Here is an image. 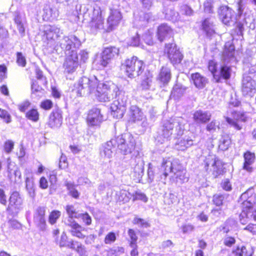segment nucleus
Masks as SVG:
<instances>
[{
	"label": "nucleus",
	"mask_w": 256,
	"mask_h": 256,
	"mask_svg": "<svg viewBox=\"0 0 256 256\" xmlns=\"http://www.w3.org/2000/svg\"><path fill=\"white\" fill-rule=\"evenodd\" d=\"M94 90L96 98L100 102H109L116 98L112 104V114L116 118H121L126 111L128 96L125 92L120 90L118 86L111 82L97 84Z\"/></svg>",
	"instance_id": "f257e3e1"
},
{
	"label": "nucleus",
	"mask_w": 256,
	"mask_h": 256,
	"mask_svg": "<svg viewBox=\"0 0 256 256\" xmlns=\"http://www.w3.org/2000/svg\"><path fill=\"white\" fill-rule=\"evenodd\" d=\"M110 14L106 24H104L100 8L98 6H96L90 10H88L87 12L84 14V19L90 20V26L92 32H110L118 26L122 19L121 14L118 10L110 9Z\"/></svg>",
	"instance_id": "f03ea898"
},
{
	"label": "nucleus",
	"mask_w": 256,
	"mask_h": 256,
	"mask_svg": "<svg viewBox=\"0 0 256 256\" xmlns=\"http://www.w3.org/2000/svg\"><path fill=\"white\" fill-rule=\"evenodd\" d=\"M58 44L66 56L64 64V72L72 74L78 66V56L76 50L80 48L81 42L75 36H65L60 40Z\"/></svg>",
	"instance_id": "7ed1b4c3"
},
{
	"label": "nucleus",
	"mask_w": 256,
	"mask_h": 256,
	"mask_svg": "<svg viewBox=\"0 0 256 256\" xmlns=\"http://www.w3.org/2000/svg\"><path fill=\"white\" fill-rule=\"evenodd\" d=\"M177 184H182L188 180L186 176V170L177 160H163L160 168V180L166 183V178Z\"/></svg>",
	"instance_id": "20e7f679"
},
{
	"label": "nucleus",
	"mask_w": 256,
	"mask_h": 256,
	"mask_svg": "<svg viewBox=\"0 0 256 256\" xmlns=\"http://www.w3.org/2000/svg\"><path fill=\"white\" fill-rule=\"evenodd\" d=\"M186 120L182 117L171 118L164 122L161 132L157 136L156 140L160 144H163L168 140L175 128L176 134L182 135L184 130V126Z\"/></svg>",
	"instance_id": "39448f33"
},
{
	"label": "nucleus",
	"mask_w": 256,
	"mask_h": 256,
	"mask_svg": "<svg viewBox=\"0 0 256 256\" xmlns=\"http://www.w3.org/2000/svg\"><path fill=\"white\" fill-rule=\"evenodd\" d=\"M234 46L226 44L223 52L222 58V64L220 70L218 71V74H214V79L216 82H220L222 78L228 80L230 78L232 68L230 66H227V64L234 60Z\"/></svg>",
	"instance_id": "423d86ee"
},
{
	"label": "nucleus",
	"mask_w": 256,
	"mask_h": 256,
	"mask_svg": "<svg viewBox=\"0 0 256 256\" xmlns=\"http://www.w3.org/2000/svg\"><path fill=\"white\" fill-rule=\"evenodd\" d=\"M98 83V80L95 77L90 79L84 76L78 80L74 86L77 94L82 96L94 92Z\"/></svg>",
	"instance_id": "0eeeda50"
},
{
	"label": "nucleus",
	"mask_w": 256,
	"mask_h": 256,
	"mask_svg": "<svg viewBox=\"0 0 256 256\" xmlns=\"http://www.w3.org/2000/svg\"><path fill=\"white\" fill-rule=\"evenodd\" d=\"M114 139L116 146L117 144L118 150L124 155L132 153L135 148V140L130 134H122Z\"/></svg>",
	"instance_id": "6e6552de"
},
{
	"label": "nucleus",
	"mask_w": 256,
	"mask_h": 256,
	"mask_svg": "<svg viewBox=\"0 0 256 256\" xmlns=\"http://www.w3.org/2000/svg\"><path fill=\"white\" fill-rule=\"evenodd\" d=\"M126 75L130 78L140 76L144 71V66L142 61L137 57L132 56L128 58L124 64Z\"/></svg>",
	"instance_id": "1a4fd4ad"
},
{
	"label": "nucleus",
	"mask_w": 256,
	"mask_h": 256,
	"mask_svg": "<svg viewBox=\"0 0 256 256\" xmlns=\"http://www.w3.org/2000/svg\"><path fill=\"white\" fill-rule=\"evenodd\" d=\"M240 202H242V208L247 209L248 212L252 214L250 216L252 220H256V210H253V206L256 203V196L254 190L250 188L244 192L240 198Z\"/></svg>",
	"instance_id": "9d476101"
},
{
	"label": "nucleus",
	"mask_w": 256,
	"mask_h": 256,
	"mask_svg": "<svg viewBox=\"0 0 256 256\" xmlns=\"http://www.w3.org/2000/svg\"><path fill=\"white\" fill-rule=\"evenodd\" d=\"M23 199L20 192L14 191L11 192L6 208L8 213L13 216L18 215L22 208Z\"/></svg>",
	"instance_id": "9b49d317"
},
{
	"label": "nucleus",
	"mask_w": 256,
	"mask_h": 256,
	"mask_svg": "<svg viewBox=\"0 0 256 256\" xmlns=\"http://www.w3.org/2000/svg\"><path fill=\"white\" fill-rule=\"evenodd\" d=\"M204 168L206 171L210 169L213 172L216 176L222 174L223 164L222 162L218 159L214 155H209L204 161Z\"/></svg>",
	"instance_id": "f8f14e48"
},
{
	"label": "nucleus",
	"mask_w": 256,
	"mask_h": 256,
	"mask_svg": "<svg viewBox=\"0 0 256 256\" xmlns=\"http://www.w3.org/2000/svg\"><path fill=\"white\" fill-rule=\"evenodd\" d=\"M119 52V49L115 46L105 48L100 60V64L104 67L107 66L112 60L118 56Z\"/></svg>",
	"instance_id": "ddd939ff"
},
{
	"label": "nucleus",
	"mask_w": 256,
	"mask_h": 256,
	"mask_svg": "<svg viewBox=\"0 0 256 256\" xmlns=\"http://www.w3.org/2000/svg\"><path fill=\"white\" fill-rule=\"evenodd\" d=\"M164 52L173 64H179L182 60V56L180 52L177 50L174 44H166Z\"/></svg>",
	"instance_id": "4468645a"
},
{
	"label": "nucleus",
	"mask_w": 256,
	"mask_h": 256,
	"mask_svg": "<svg viewBox=\"0 0 256 256\" xmlns=\"http://www.w3.org/2000/svg\"><path fill=\"white\" fill-rule=\"evenodd\" d=\"M103 121V116L99 108H94L88 112L87 122L89 126H98Z\"/></svg>",
	"instance_id": "2eb2a0df"
},
{
	"label": "nucleus",
	"mask_w": 256,
	"mask_h": 256,
	"mask_svg": "<svg viewBox=\"0 0 256 256\" xmlns=\"http://www.w3.org/2000/svg\"><path fill=\"white\" fill-rule=\"evenodd\" d=\"M62 122V112L59 108L54 109L50 114L48 125L52 128H59Z\"/></svg>",
	"instance_id": "dca6fc26"
},
{
	"label": "nucleus",
	"mask_w": 256,
	"mask_h": 256,
	"mask_svg": "<svg viewBox=\"0 0 256 256\" xmlns=\"http://www.w3.org/2000/svg\"><path fill=\"white\" fill-rule=\"evenodd\" d=\"M46 209L44 207H38L34 216V222L40 230L46 229V222L44 218Z\"/></svg>",
	"instance_id": "f3484780"
},
{
	"label": "nucleus",
	"mask_w": 256,
	"mask_h": 256,
	"mask_svg": "<svg viewBox=\"0 0 256 256\" xmlns=\"http://www.w3.org/2000/svg\"><path fill=\"white\" fill-rule=\"evenodd\" d=\"M256 82L249 76H244L242 83V92L244 95L251 96L255 90Z\"/></svg>",
	"instance_id": "a211bd4d"
},
{
	"label": "nucleus",
	"mask_w": 256,
	"mask_h": 256,
	"mask_svg": "<svg viewBox=\"0 0 256 256\" xmlns=\"http://www.w3.org/2000/svg\"><path fill=\"white\" fill-rule=\"evenodd\" d=\"M234 12L231 8L226 6H221L218 11L220 19L225 24H229L232 22Z\"/></svg>",
	"instance_id": "6ab92c4d"
},
{
	"label": "nucleus",
	"mask_w": 256,
	"mask_h": 256,
	"mask_svg": "<svg viewBox=\"0 0 256 256\" xmlns=\"http://www.w3.org/2000/svg\"><path fill=\"white\" fill-rule=\"evenodd\" d=\"M116 142L114 138L104 144L100 150L101 157L106 158H112Z\"/></svg>",
	"instance_id": "aec40b11"
},
{
	"label": "nucleus",
	"mask_w": 256,
	"mask_h": 256,
	"mask_svg": "<svg viewBox=\"0 0 256 256\" xmlns=\"http://www.w3.org/2000/svg\"><path fill=\"white\" fill-rule=\"evenodd\" d=\"M66 224L70 228V232L72 236L79 238L82 239L84 238L85 236L82 232L84 230V228L82 227L74 220H67L66 222Z\"/></svg>",
	"instance_id": "412c9836"
},
{
	"label": "nucleus",
	"mask_w": 256,
	"mask_h": 256,
	"mask_svg": "<svg viewBox=\"0 0 256 256\" xmlns=\"http://www.w3.org/2000/svg\"><path fill=\"white\" fill-rule=\"evenodd\" d=\"M135 164L132 168L134 177L136 182H140L144 172V162L140 158L135 160Z\"/></svg>",
	"instance_id": "4be33fe9"
},
{
	"label": "nucleus",
	"mask_w": 256,
	"mask_h": 256,
	"mask_svg": "<svg viewBox=\"0 0 256 256\" xmlns=\"http://www.w3.org/2000/svg\"><path fill=\"white\" fill-rule=\"evenodd\" d=\"M233 117L234 120H232L230 118H226V120L230 124L234 126L237 130H240L242 128L240 126L238 123V121H241L245 122L247 120V117L244 114L240 113L239 112H235L233 114Z\"/></svg>",
	"instance_id": "5701e85b"
},
{
	"label": "nucleus",
	"mask_w": 256,
	"mask_h": 256,
	"mask_svg": "<svg viewBox=\"0 0 256 256\" xmlns=\"http://www.w3.org/2000/svg\"><path fill=\"white\" fill-rule=\"evenodd\" d=\"M172 35L171 28L166 24H161L158 29L157 36L158 40L162 42Z\"/></svg>",
	"instance_id": "b1692460"
},
{
	"label": "nucleus",
	"mask_w": 256,
	"mask_h": 256,
	"mask_svg": "<svg viewBox=\"0 0 256 256\" xmlns=\"http://www.w3.org/2000/svg\"><path fill=\"white\" fill-rule=\"evenodd\" d=\"M211 116L210 112L198 110L194 112L193 118L196 123L204 124L210 120Z\"/></svg>",
	"instance_id": "393cba45"
},
{
	"label": "nucleus",
	"mask_w": 256,
	"mask_h": 256,
	"mask_svg": "<svg viewBox=\"0 0 256 256\" xmlns=\"http://www.w3.org/2000/svg\"><path fill=\"white\" fill-rule=\"evenodd\" d=\"M129 121L134 122L137 121L142 120L145 118L142 112L136 106H130L129 111Z\"/></svg>",
	"instance_id": "a878e982"
},
{
	"label": "nucleus",
	"mask_w": 256,
	"mask_h": 256,
	"mask_svg": "<svg viewBox=\"0 0 256 256\" xmlns=\"http://www.w3.org/2000/svg\"><path fill=\"white\" fill-rule=\"evenodd\" d=\"M192 80L196 88L199 89L204 88L208 82V80L198 72L191 75Z\"/></svg>",
	"instance_id": "bb28decb"
},
{
	"label": "nucleus",
	"mask_w": 256,
	"mask_h": 256,
	"mask_svg": "<svg viewBox=\"0 0 256 256\" xmlns=\"http://www.w3.org/2000/svg\"><path fill=\"white\" fill-rule=\"evenodd\" d=\"M45 34L48 38L55 39L58 38L62 34V30L54 26H48L46 27Z\"/></svg>",
	"instance_id": "cd10ccee"
},
{
	"label": "nucleus",
	"mask_w": 256,
	"mask_h": 256,
	"mask_svg": "<svg viewBox=\"0 0 256 256\" xmlns=\"http://www.w3.org/2000/svg\"><path fill=\"white\" fill-rule=\"evenodd\" d=\"M193 144V140L188 138H178L175 144V148L178 150H184Z\"/></svg>",
	"instance_id": "c85d7f7f"
},
{
	"label": "nucleus",
	"mask_w": 256,
	"mask_h": 256,
	"mask_svg": "<svg viewBox=\"0 0 256 256\" xmlns=\"http://www.w3.org/2000/svg\"><path fill=\"white\" fill-rule=\"evenodd\" d=\"M14 20L19 33L22 36H24L25 34V30L26 24L25 18L18 14L15 16Z\"/></svg>",
	"instance_id": "c756f323"
},
{
	"label": "nucleus",
	"mask_w": 256,
	"mask_h": 256,
	"mask_svg": "<svg viewBox=\"0 0 256 256\" xmlns=\"http://www.w3.org/2000/svg\"><path fill=\"white\" fill-rule=\"evenodd\" d=\"M26 188L29 196L34 199L36 194V186L32 178H26Z\"/></svg>",
	"instance_id": "7c9ffc66"
},
{
	"label": "nucleus",
	"mask_w": 256,
	"mask_h": 256,
	"mask_svg": "<svg viewBox=\"0 0 256 256\" xmlns=\"http://www.w3.org/2000/svg\"><path fill=\"white\" fill-rule=\"evenodd\" d=\"M244 164L243 168L248 172L252 170V168L250 165L254 162V154L250 152H247L244 154Z\"/></svg>",
	"instance_id": "2f4dec72"
},
{
	"label": "nucleus",
	"mask_w": 256,
	"mask_h": 256,
	"mask_svg": "<svg viewBox=\"0 0 256 256\" xmlns=\"http://www.w3.org/2000/svg\"><path fill=\"white\" fill-rule=\"evenodd\" d=\"M171 78L170 69L166 66H162L158 76V79L164 84H167Z\"/></svg>",
	"instance_id": "473e14b6"
},
{
	"label": "nucleus",
	"mask_w": 256,
	"mask_h": 256,
	"mask_svg": "<svg viewBox=\"0 0 256 256\" xmlns=\"http://www.w3.org/2000/svg\"><path fill=\"white\" fill-rule=\"evenodd\" d=\"M202 27L208 36L210 37L214 34L213 22L210 19H206L203 22Z\"/></svg>",
	"instance_id": "72a5a7b5"
},
{
	"label": "nucleus",
	"mask_w": 256,
	"mask_h": 256,
	"mask_svg": "<svg viewBox=\"0 0 256 256\" xmlns=\"http://www.w3.org/2000/svg\"><path fill=\"white\" fill-rule=\"evenodd\" d=\"M152 81V74L151 73L146 71L144 72V75L142 78L141 86L143 89L148 90L150 86V83Z\"/></svg>",
	"instance_id": "f704fd0d"
},
{
	"label": "nucleus",
	"mask_w": 256,
	"mask_h": 256,
	"mask_svg": "<svg viewBox=\"0 0 256 256\" xmlns=\"http://www.w3.org/2000/svg\"><path fill=\"white\" fill-rule=\"evenodd\" d=\"M65 210L68 216V219L67 220H74L73 218H78L79 213L76 210L74 206L68 204L66 206Z\"/></svg>",
	"instance_id": "c9c22d12"
},
{
	"label": "nucleus",
	"mask_w": 256,
	"mask_h": 256,
	"mask_svg": "<svg viewBox=\"0 0 256 256\" xmlns=\"http://www.w3.org/2000/svg\"><path fill=\"white\" fill-rule=\"evenodd\" d=\"M231 140L228 136H222L220 140L219 148L222 150H226L228 149Z\"/></svg>",
	"instance_id": "e433bc0d"
},
{
	"label": "nucleus",
	"mask_w": 256,
	"mask_h": 256,
	"mask_svg": "<svg viewBox=\"0 0 256 256\" xmlns=\"http://www.w3.org/2000/svg\"><path fill=\"white\" fill-rule=\"evenodd\" d=\"M252 214L248 212L247 209L243 208L242 212L240 215V221L242 224H246L252 220L251 216Z\"/></svg>",
	"instance_id": "4c0bfd02"
},
{
	"label": "nucleus",
	"mask_w": 256,
	"mask_h": 256,
	"mask_svg": "<svg viewBox=\"0 0 256 256\" xmlns=\"http://www.w3.org/2000/svg\"><path fill=\"white\" fill-rule=\"evenodd\" d=\"M65 186H66L68 190L69 191L70 194L74 198H78L79 197L80 193L75 188V185L74 183L66 181Z\"/></svg>",
	"instance_id": "58836bf2"
},
{
	"label": "nucleus",
	"mask_w": 256,
	"mask_h": 256,
	"mask_svg": "<svg viewBox=\"0 0 256 256\" xmlns=\"http://www.w3.org/2000/svg\"><path fill=\"white\" fill-rule=\"evenodd\" d=\"M185 89L182 88L181 86L176 84L175 85L172 91L171 96L175 98H178L180 97L184 92Z\"/></svg>",
	"instance_id": "ea45409f"
},
{
	"label": "nucleus",
	"mask_w": 256,
	"mask_h": 256,
	"mask_svg": "<svg viewBox=\"0 0 256 256\" xmlns=\"http://www.w3.org/2000/svg\"><path fill=\"white\" fill-rule=\"evenodd\" d=\"M118 196V200L123 203L128 202L130 199L131 196H132L126 190H120Z\"/></svg>",
	"instance_id": "a19ab883"
},
{
	"label": "nucleus",
	"mask_w": 256,
	"mask_h": 256,
	"mask_svg": "<svg viewBox=\"0 0 256 256\" xmlns=\"http://www.w3.org/2000/svg\"><path fill=\"white\" fill-rule=\"evenodd\" d=\"M26 116L28 120L36 122L39 119V114L36 109H32L26 113Z\"/></svg>",
	"instance_id": "79ce46f5"
},
{
	"label": "nucleus",
	"mask_w": 256,
	"mask_h": 256,
	"mask_svg": "<svg viewBox=\"0 0 256 256\" xmlns=\"http://www.w3.org/2000/svg\"><path fill=\"white\" fill-rule=\"evenodd\" d=\"M60 216V212L58 210H53L52 211L48 217V222L51 224H54Z\"/></svg>",
	"instance_id": "37998d69"
},
{
	"label": "nucleus",
	"mask_w": 256,
	"mask_h": 256,
	"mask_svg": "<svg viewBox=\"0 0 256 256\" xmlns=\"http://www.w3.org/2000/svg\"><path fill=\"white\" fill-rule=\"evenodd\" d=\"M128 234L131 240L130 246V247H136V241L138 240V236H136L135 232L132 229H130L128 230Z\"/></svg>",
	"instance_id": "c03bdc74"
},
{
	"label": "nucleus",
	"mask_w": 256,
	"mask_h": 256,
	"mask_svg": "<svg viewBox=\"0 0 256 256\" xmlns=\"http://www.w3.org/2000/svg\"><path fill=\"white\" fill-rule=\"evenodd\" d=\"M133 224H138L141 227L148 228L150 226V224L146 221L140 218L136 217L133 220Z\"/></svg>",
	"instance_id": "a18cd8bd"
},
{
	"label": "nucleus",
	"mask_w": 256,
	"mask_h": 256,
	"mask_svg": "<svg viewBox=\"0 0 256 256\" xmlns=\"http://www.w3.org/2000/svg\"><path fill=\"white\" fill-rule=\"evenodd\" d=\"M132 196L134 201L136 200H141L144 202H146L148 201V198L146 194L140 192H136L134 194H132Z\"/></svg>",
	"instance_id": "49530a36"
},
{
	"label": "nucleus",
	"mask_w": 256,
	"mask_h": 256,
	"mask_svg": "<svg viewBox=\"0 0 256 256\" xmlns=\"http://www.w3.org/2000/svg\"><path fill=\"white\" fill-rule=\"evenodd\" d=\"M224 199V195L216 194L213 196V202L216 206H220L222 204Z\"/></svg>",
	"instance_id": "de8ad7c7"
},
{
	"label": "nucleus",
	"mask_w": 256,
	"mask_h": 256,
	"mask_svg": "<svg viewBox=\"0 0 256 256\" xmlns=\"http://www.w3.org/2000/svg\"><path fill=\"white\" fill-rule=\"evenodd\" d=\"M246 252V248L244 246L240 248L238 247L235 250H233L230 256H242Z\"/></svg>",
	"instance_id": "09e8293b"
},
{
	"label": "nucleus",
	"mask_w": 256,
	"mask_h": 256,
	"mask_svg": "<svg viewBox=\"0 0 256 256\" xmlns=\"http://www.w3.org/2000/svg\"><path fill=\"white\" fill-rule=\"evenodd\" d=\"M70 242L68 240V237L66 234L63 232L61 235L60 239L58 242V245L60 247H68Z\"/></svg>",
	"instance_id": "8fccbe9b"
},
{
	"label": "nucleus",
	"mask_w": 256,
	"mask_h": 256,
	"mask_svg": "<svg viewBox=\"0 0 256 256\" xmlns=\"http://www.w3.org/2000/svg\"><path fill=\"white\" fill-rule=\"evenodd\" d=\"M78 218H81L82 222L87 226H90L92 224V218L87 212L80 214Z\"/></svg>",
	"instance_id": "3c124183"
},
{
	"label": "nucleus",
	"mask_w": 256,
	"mask_h": 256,
	"mask_svg": "<svg viewBox=\"0 0 256 256\" xmlns=\"http://www.w3.org/2000/svg\"><path fill=\"white\" fill-rule=\"evenodd\" d=\"M16 62L22 66H25L26 64V60L25 57L20 52H18L16 54Z\"/></svg>",
	"instance_id": "603ef678"
},
{
	"label": "nucleus",
	"mask_w": 256,
	"mask_h": 256,
	"mask_svg": "<svg viewBox=\"0 0 256 256\" xmlns=\"http://www.w3.org/2000/svg\"><path fill=\"white\" fill-rule=\"evenodd\" d=\"M116 240V236L114 232H109L104 238V242L106 244H110L115 242Z\"/></svg>",
	"instance_id": "864d4df0"
},
{
	"label": "nucleus",
	"mask_w": 256,
	"mask_h": 256,
	"mask_svg": "<svg viewBox=\"0 0 256 256\" xmlns=\"http://www.w3.org/2000/svg\"><path fill=\"white\" fill-rule=\"evenodd\" d=\"M208 70L212 72L214 77V74H218L217 64L214 60H210L208 64Z\"/></svg>",
	"instance_id": "5fc2aeb1"
},
{
	"label": "nucleus",
	"mask_w": 256,
	"mask_h": 256,
	"mask_svg": "<svg viewBox=\"0 0 256 256\" xmlns=\"http://www.w3.org/2000/svg\"><path fill=\"white\" fill-rule=\"evenodd\" d=\"M128 45L132 46H137L140 44V38L138 34L136 36H132L128 42Z\"/></svg>",
	"instance_id": "6e6d98bb"
},
{
	"label": "nucleus",
	"mask_w": 256,
	"mask_h": 256,
	"mask_svg": "<svg viewBox=\"0 0 256 256\" xmlns=\"http://www.w3.org/2000/svg\"><path fill=\"white\" fill-rule=\"evenodd\" d=\"M0 118H2L6 122L9 123L11 121L10 114L7 111L0 108Z\"/></svg>",
	"instance_id": "4d7b16f0"
},
{
	"label": "nucleus",
	"mask_w": 256,
	"mask_h": 256,
	"mask_svg": "<svg viewBox=\"0 0 256 256\" xmlns=\"http://www.w3.org/2000/svg\"><path fill=\"white\" fill-rule=\"evenodd\" d=\"M221 186L226 191H230L232 189V184L228 179L224 180L221 183Z\"/></svg>",
	"instance_id": "13d9d810"
},
{
	"label": "nucleus",
	"mask_w": 256,
	"mask_h": 256,
	"mask_svg": "<svg viewBox=\"0 0 256 256\" xmlns=\"http://www.w3.org/2000/svg\"><path fill=\"white\" fill-rule=\"evenodd\" d=\"M236 242L235 238L232 236H226L224 239V244L227 246L230 247Z\"/></svg>",
	"instance_id": "bf43d9fd"
},
{
	"label": "nucleus",
	"mask_w": 256,
	"mask_h": 256,
	"mask_svg": "<svg viewBox=\"0 0 256 256\" xmlns=\"http://www.w3.org/2000/svg\"><path fill=\"white\" fill-rule=\"evenodd\" d=\"M142 38L147 44L150 46L153 44L152 36L149 32L142 36Z\"/></svg>",
	"instance_id": "052dcab7"
},
{
	"label": "nucleus",
	"mask_w": 256,
	"mask_h": 256,
	"mask_svg": "<svg viewBox=\"0 0 256 256\" xmlns=\"http://www.w3.org/2000/svg\"><path fill=\"white\" fill-rule=\"evenodd\" d=\"M216 128H218V124H216V120H212L206 126V129L208 132H213L216 130Z\"/></svg>",
	"instance_id": "680f3d73"
},
{
	"label": "nucleus",
	"mask_w": 256,
	"mask_h": 256,
	"mask_svg": "<svg viewBox=\"0 0 256 256\" xmlns=\"http://www.w3.org/2000/svg\"><path fill=\"white\" fill-rule=\"evenodd\" d=\"M0 203L6 206L7 204L6 196L4 190L0 188Z\"/></svg>",
	"instance_id": "e2e57ef3"
},
{
	"label": "nucleus",
	"mask_w": 256,
	"mask_h": 256,
	"mask_svg": "<svg viewBox=\"0 0 256 256\" xmlns=\"http://www.w3.org/2000/svg\"><path fill=\"white\" fill-rule=\"evenodd\" d=\"M30 103L28 101H24L18 105V109L22 112H24L30 107Z\"/></svg>",
	"instance_id": "0e129e2a"
},
{
	"label": "nucleus",
	"mask_w": 256,
	"mask_h": 256,
	"mask_svg": "<svg viewBox=\"0 0 256 256\" xmlns=\"http://www.w3.org/2000/svg\"><path fill=\"white\" fill-rule=\"evenodd\" d=\"M68 166L66 158L64 156H62L60 159L59 167L61 169H65Z\"/></svg>",
	"instance_id": "69168bd1"
},
{
	"label": "nucleus",
	"mask_w": 256,
	"mask_h": 256,
	"mask_svg": "<svg viewBox=\"0 0 256 256\" xmlns=\"http://www.w3.org/2000/svg\"><path fill=\"white\" fill-rule=\"evenodd\" d=\"M14 148V143L10 140L6 141L4 145V150L8 152H10Z\"/></svg>",
	"instance_id": "338daca9"
},
{
	"label": "nucleus",
	"mask_w": 256,
	"mask_h": 256,
	"mask_svg": "<svg viewBox=\"0 0 256 256\" xmlns=\"http://www.w3.org/2000/svg\"><path fill=\"white\" fill-rule=\"evenodd\" d=\"M52 102L50 100H46L41 103L40 106L43 109L48 110L52 108Z\"/></svg>",
	"instance_id": "774afa93"
}]
</instances>
